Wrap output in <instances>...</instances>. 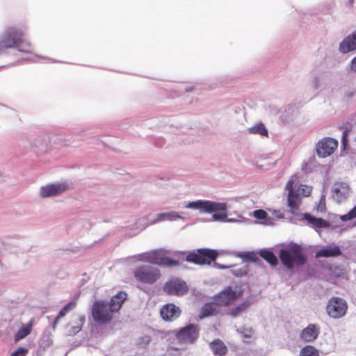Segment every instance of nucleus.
<instances>
[{
	"label": "nucleus",
	"instance_id": "obj_37",
	"mask_svg": "<svg viewBox=\"0 0 356 356\" xmlns=\"http://www.w3.org/2000/svg\"><path fill=\"white\" fill-rule=\"evenodd\" d=\"M350 131V127H345L343 131L342 138H341V143L343 147L345 148L348 144V135L349 131Z\"/></svg>",
	"mask_w": 356,
	"mask_h": 356
},
{
	"label": "nucleus",
	"instance_id": "obj_25",
	"mask_svg": "<svg viewBox=\"0 0 356 356\" xmlns=\"http://www.w3.org/2000/svg\"><path fill=\"white\" fill-rule=\"evenodd\" d=\"M249 305L250 304L248 302H242L238 305L236 307L232 308L228 312L227 314L232 317H237L238 316L241 315L243 312H245L248 309Z\"/></svg>",
	"mask_w": 356,
	"mask_h": 356
},
{
	"label": "nucleus",
	"instance_id": "obj_40",
	"mask_svg": "<svg viewBox=\"0 0 356 356\" xmlns=\"http://www.w3.org/2000/svg\"><path fill=\"white\" fill-rule=\"evenodd\" d=\"M240 332L243 334V336L245 339H250L252 337L251 329H243V330H241Z\"/></svg>",
	"mask_w": 356,
	"mask_h": 356
},
{
	"label": "nucleus",
	"instance_id": "obj_23",
	"mask_svg": "<svg viewBox=\"0 0 356 356\" xmlns=\"http://www.w3.org/2000/svg\"><path fill=\"white\" fill-rule=\"evenodd\" d=\"M76 305V302L75 301L69 302L67 305H65L61 310L58 312L57 316L55 318L53 324L52 328L53 330L56 329V325L58 323L59 321L64 317L70 311L72 310L75 308Z\"/></svg>",
	"mask_w": 356,
	"mask_h": 356
},
{
	"label": "nucleus",
	"instance_id": "obj_8",
	"mask_svg": "<svg viewBox=\"0 0 356 356\" xmlns=\"http://www.w3.org/2000/svg\"><path fill=\"white\" fill-rule=\"evenodd\" d=\"M200 335V327L195 324H188L181 328L175 334L176 339L180 343L192 344L198 339Z\"/></svg>",
	"mask_w": 356,
	"mask_h": 356
},
{
	"label": "nucleus",
	"instance_id": "obj_32",
	"mask_svg": "<svg viewBox=\"0 0 356 356\" xmlns=\"http://www.w3.org/2000/svg\"><path fill=\"white\" fill-rule=\"evenodd\" d=\"M236 256L238 257L242 258L245 261H255L257 259V256L254 253L251 252H244V253H237Z\"/></svg>",
	"mask_w": 356,
	"mask_h": 356
},
{
	"label": "nucleus",
	"instance_id": "obj_6",
	"mask_svg": "<svg viewBox=\"0 0 356 356\" xmlns=\"http://www.w3.org/2000/svg\"><path fill=\"white\" fill-rule=\"evenodd\" d=\"M348 308V303L344 299L334 296L327 301L325 310L330 318L338 319L346 315Z\"/></svg>",
	"mask_w": 356,
	"mask_h": 356
},
{
	"label": "nucleus",
	"instance_id": "obj_45",
	"mask_svg": "<svg viewBox=\"0 0 356 356\" xmlns=\"http://www.w3.org/2000/svg\"><path fill=\"white\" fill-rule=\"evenodd\" d=\"M353 120L352 118L348 119V124L349 125H351V124H352V123H353Z\"/></svg>",
	"mask_w": 356,
	"mask_h": 356
},
{
	"label": "nucleus",
	"instance_id": "obj_20",
	"mask_svg": "<svg viewBox=\"0 0 356 356\" xmlns=\"http://www.w3.org/2000/svg\"><path fill=\"white\" fill-rule=\"evenodd\" d=\"M85 320L84 316H74L72 322L69 324L68 334L74 336L79 333L82 330Z\"/></svg>",
	"mask_w": 356,
	"mask_h": 356
},
{
	"label": "nucleus",
	"instance_id": "obj_39",
	"mask_svg": "<svg viewBox=\"0 0 356 356\" xmlns=\"http://www.w3.org/2000/svg\"><path fill=\"white\" fill-rule=\"evenodd\" d=\"M267 216H268V213L264 210L259 209V210H255L254 211V217L257 219H260V220L266 219L267 218Z\"/></svg>",
	"mask_w": 356,
	"mask_h": 356
},
{
	"label": "nucleus",
	"instance_id": "obj_15",
	"mask_svg": "<svg viewBox=\"0 0 356 356\" xmlns=\"http://www.w3.org/2000/svg\"><path fill=\"white\" fill-rule=\"evenodd\" d=\"M350 193V188L347 183L336 182L332 188L334 198L341 202L348 198Z\"/></svg>",
	"mask_w": 356,
	"mask_h": 356
},
{
	"label": "nucleus",
	"instance_id": "obj_46",
	"mask_svg": "<svg viewBox=\"0 0 356 356\" xmlns=\"http://www.w3.org/2000/svg\"><path fill=\"white\" fill-rule=\"evenodd\" d=\"M218 266H219V267H220V268H229V266H222H222L218 265Z\"/></svg>",
	"mask_w": 356,
	"mask_h": 356
},
{
	"label": "nucleus",
	"instance_id": "obj_13",
	"mask_svg": "<svg viewBox=\"0 0 356 356\" xmlns=\"http://www.w3.org/2000/svg\"><path fill=\"white\" fill-rule=\"evenodd\" d=\"M181 311L179 307L173 303H168L163 305L160 309V315L165 321L172 322L177 319L181 315Z\"/></svg>",
	"mask_w": 356,
	"mask_h": 356
},
{
	"label": "nucleus",
	"instance_id": "obj_10",
	"mask_svg": "<svg viewBox=\"0 0 356 356\" xmlns=\"http://www.w3.org/2000/svg\"><path fill=\"white\" fill-rule=\"evenodd\" d=\"M298 178L297 175H293L286 184V189L289 191L287 197L288 206L293 213L298 210L302 200V197L296 193L293 188V185L296 182L298 181Z\"/></svg>",
	"mask_w": 356,
	"mask_h": 356
},
{
	"label": "nucleus",
	"instance_id": "obj_30",
	"mask_svg": "<svg viewBox=\"0 0 356 356\" xmlns=\"http://www.w3.org/2000/svg\"><path fill=\"white\" fill-rule=\"evenodd\" d=\"M32 330V324L29 323L25 326H23L21 327L17 333L16 334V339L19 340L22 339L26 336H28L31 332Z\"/></svg>",
	"mask_w": 356,
	"mask_h": 356
},
{
	"label": "nucleus",
	"instance_id": "obj_26",
	"mask_svg": "<svg viewBox=\"0 0 356 356\" xmlns=\"http://www.w3.org/2000/svg\"><path fill=\"white\" fill-rule=\"evenodd\" d=\"M260 256L272 266L277 264V259L275 254L268 250H263L260 251Z\"/></svg>",
	"mask_w": 356,
	"mask_h": 356
},
{
	"label": "nucleus",
	"instance_id": "obj_27",
	"mask_svg": "<svg viewBox=\"0 0 356 356\" xmlns=\"http://www.w3.org/2000/svg\"><path fill=\"white\" fill-rule=\"evenodd\" d=\"M162 257L163 256H161V252L158 250L152 251L145 254V260L152 264L158 265H160V262L155 261H161Z\"/></svg>",
	"mask_w": 356,
	"mask_h": 356
},
{
	"label": "nucleus",
	"instance_id": "obj_4",
	"mask_svg": "<svg viewBox=\"0 0 356 356\" xmlns=\"http://www.w3.org/2000/svg\"><path fill=\"white\" fill-rule=\"evenodd\" d=\"M218 256V252L215 250L200 248L189 252L186 261L198 265H210Z\"/></svg>",
	"mask_w": 356,
	"mask_h": 356
},
{
	"label": "nucleus",
	"instance_id": "obj_38",
	"mask_svg": "<svg viewBox=\"0 0 356 356\" xmlns=\"http://www.w3.org/2000/svg\"><path fill=\"white\" fill-rule=\"evenodd\" d=\"M29 350L26 348L19 347L15 350L10 356H26Z\"/></svg>",
	"mask_w": 356,
	"mask_h": 356
},
{
	"label": "nucleus",
	"instance_id": "obj_28",
	"mask_svg": "<svg viewBox=\"0 0 356 356\" xmlns=\"http://www.w3.org/2000/svg\"><path fill=\"white\" fill-rule=\"evenodd\" d=\"M248 132L252 134H259L262 136H268V130L262 123L257 124L248 129Z\"/></svg>",
	"mask_w": 356,
	"mask_h": 356
},
{
	"label": "nucleus",
	"instance_id": "obj_17",
	"mask_svg": "<svg viewBox=\"0 0 356 356\" xmlns=\"http://www.w3.org/2000/svg\"><path fill=\"white\" fill-rule=\"evenodd\" d=\"M220 313V307L216 301L205 303L201 308L199 318L202 319L211 316H216Z\"/></svg>",
	"mask_w": 356,
	"mask_h": 356
},
{
	"label": "nucleus",
	"instance_id": "obj_31",
	"mask_svg": "<svg viewBox=\"0 0 356 356\" xmlns=\"http://www.w3.org/2000/svg\"><path fill=\"white\" fill-rule=\"evenodd\" d=\"M296 193L300 195L302 198L304 197H308L310 195L312 192V187L307 185H300L297 191H295Z\"/></svg>",
	"mask_w": 356,
	"mask_h": 356
},
{
	"label": "nucleus",
	"instance_id": "obj_43",
	"mask_svg": "<svg viewBox=\"0 0 356 356\" xmlns=\"http://www.w3.org/2000/svg\"><path fill=\"white\" fill-rule=\"evenodd\" d=\"M161 216H177V215H176L175 213L172 212V213H162L161 214Z\"/></svg>",
	"mask_w": 356,
	"mask_h": 356
},
{
	"label": "nucleus",
	"instance_id": "obj_24",
	"mask_svg": "<svg viewBox=\"0 0 356 356\" xmlns=\"http://www.w3.org/2000/svg\"><path fill=\"white\" fill-rule=\"evenodd\" d=\"M304 216L305 219L307 220L310 224H312L314 227L323 228L327 227L329 226L328 222L322 218H314L309 213H305Z\"/></svg>",
	"mask_w": 356,
	"mask_h": 356
},
{
	"label": "nucleus",
	"instance_id": "obj_36",
	"mask_svg": "<svg viewBox=\"0 0 356 356\" xmlns=\"http://www.w3.org/2000/svg\"><path fill=\"white\" fill-rule=\"evenodd\" d=\"M248 270H249L248 267L244 266L243 268H241L234 269L232 270V273L234 275H236L237 277H242V276L246 275L248 273Z\"/></svg>",
	"mask_w": 356,
	"mask_h": 356
},
{
	"label": "nucleus",
	"instance_id": "obj_2",
	"mask_svg": "<svg viewBox=\"0 0 356 356\" xmlns=\"http://www.w3.org/2000/svg\"><path fill=\"white\" fill-rule=\"evenodd\" d=\"M188 209L200 210L202 212L213 213L215 220H223L227 217V207L225 203H216L207 200H197L189 202L186 206Z\"/></svg>",
	"mask_w": 356,
	"mask_h": 356
},
{
	"label": "nucleus",
	"instance_id": "obj_11",
	"mask_svg": "<svg viewBox=\"0 0 356 356\" xmlns=\"http://www.w3.org/2000/svg\"><path fill=\"white\" fill-rule=\"evenodd\" d=\"M337 147V140L330 137L323 138L316 145V154L321 158H326L332 154Z\"/></svg>",
	"mask_w": 356,
	"mask_h": 356
},
{
	"label": "nucleus",
	"instance_id": "obj_35",
	"mask_svg": "<svg viewBox=\"0 0 356 356\" xmlns=\"http://www.w3.org/2000/svg\"><path fill=\"white\" fill-rule=\"evenodd\" d=\"M316 210L321 213H323L326 210V204H325V196L323 195L320 198L318 204L316 207Z\"/></svg>",
	"mask_w": 356,
	"mask_h": 356
},
{
	"label": "nucleus",
	"instance_id": "obj_21",
	"mask_svg": "<svg viewBox=\"0 0 356 356\" xmlns=\"http://www.w3.org/2000/svg\"><path fill=\"white\" fill-rule=\"evenodd\" d=\"M340 248L337 245L326 246L316 252V257H331L341 255Z\"/></svg>",
	"mask_w": 356,
	"mask_h": 356
},
{
	"label": "nucleus",
	"instance_id": "obj_16",
	"mask_svg": "<svg viewBox=\"0 0 356 356\" xmlns=\"http://www.w3.org/2000/svg\"><path fill=\"white\" fill-rule=\"evenodd\" d=\"M320 334V327L316 324H309L300 333V339L306 342H312L317 339Z\"/></svg>",
	"mask_w": 356,
	"mask_h": 356
},
{
	"label": "nucleus",
	"instance_id": "obj_34",
	"mask_svg": "<svg viewBox=\"0 0 356 356\" xmlns=\"http://www.w3.org/2000/svg\"><path fill=\"white\" fill-rule=\"evenodd\" d=\"M356 218V206L351 209L348 213L340 216L342 221H348Z\"/></svg>",
	"mask_w": 356,
	"mask_h": 356
},
{
	"label": "nucleus",
	"instance_id": "obj_12",
	"mask_svg": "<svg viewBox=\"0 0 356 356\" xmlns=\"http://www.w3.org/2000/svg\"><path fill=\"white\" fill-rule=\"evenodd\" d=\"M163 290L168 295L183 296L188 291V286L186 282L178 280H171L165 283Z\"/></svg>",
	"mask_w": 356,
	"mask_h": 356
},
{
	"label": "nucleus",
	"instance_id": "obj_19",
	"mask_svg": "<svg viewBox=\"0 0 356 356\" xmlns=\"http://www.w3.org/2000/svg\"><path fill=\"white\" fill-rule=\"evenodd\" d=\"M127 298V294L124 291H120L116 295L113 296L108 304L111 308V311H113V313L119 312Z\"/></svg>",
	"mask_w": 356,
	"mask_h": 356
},
{
	"label": "nucleus",
	"instance_id": "obj_29",
	"mask_svg": "<svg viewBox=\"0 0 356 356\" xmlns=\"http://www.w3.org/2000/svg\"><path fill=\"white\" fill-rule=\"evenodd\" d=\"M300 356H319V351L314 346L307 345L300 350Z\"/></svg>",
	"mask_w": 356,
	"mask_h": 356
},
{
	"label": "nucleus",
	"instance_id": "obj_9",
	"mask_svg": "<svg viewBox=\"0 0 356 356\" xmlns=\"http://www.w3.org/2000/svg\"><path fill=\"white\" fill-rule=\"evenodd\" d=\"M243 293L242 290L234 291L231 286H227L213 296V300L219 307H227L238 299Z\"/></svg>",
	"mask_w": 356,
	"mask_h": 356
},
{
	"label": "nucleus",
	"instance_id": "obj_44",
	"mask_svg": "<svg viewBox=\"0 0 356 356\" xmlns=\"http://www.w3.org/2000/svg\"><path fill=\"white\" fill-rule=\"evenodd\" d=\"M349 6L352 7L354 4V0H348Z\"/></svg>",
	"mask_w": 356,
	"mask_h": 356
},
{
	"label": "nucleus",
	"instance_id": "obj_14",
	"mask_svg": "<svg viewBox=\"0 0 356 356\" xmlns=\"http://www.w3.org/2000/svg\"><path fill=\"white\" fill-rule=\"evenodd\" d=\"M67 189L65 184H54L42 187L40 191V196L43 198L58 195Z\"/></svg>",
	"mask_w": 356,
	"mask_h": 356
},
{
	"label": "nucleus",
	"instance_id": "obj_7",
	"mask_svg": "<svg viewBox=\"0 0 356 356\" xmlns=\"http://www.w3.org/2000/svg\"><path fill=\"white\" fill-rule=\"evenodd\" d=\"M135 279L145 284H153L160 277V272L149 266H142L136 268L134 271Z\"/></svg>",
	"mask_w": 356,
	"mask_h": 356
},
{
	"label": "nucleus",
	"instance_id": "obj_41",
	"mask_svg": "<svg viewBox=\"0 0 356 356\" xmlns=\"http://www.w3.org/2000/svg\"><path fill=\"white\" fill-rule=\"evenodd\" d=\"M141 341L139 342V344L141 345L143 343L145 346H147L149 343L151 341V337L148 335H145L140 339Z\"/></svg>",
	"mask_w": 356,
	"mask_h": 356
},
{
	"label": "nucleus",
	"instance_id": "obj_3",
	"mask_svg": "<svg viewBox=\"0 0 356 356\" xmlns=\"http://www.w3.org/2000/svg\"><path fill=\"white\" fill-rule=\"evenodd\" d=\"M279 257L282 263L289 269L295 265L302 266L306 262L304 249L298 244H293L287 249H282Z\"/></svg>",
	"mask_w": 356,
	"mask_h": 356
},
{
	"label": "nucleus",
	"instance_id": "obj_47",
	"mask_svg": "<svg viewBox=\"0 0 356 356\" xmlns=\"http://www.w3.org/2000/svg\"><path fill=\"white\" fill-rule=\"evenodd\" d=\"M353 116H354V117H355V118H356V113H354V115H353Z\"/></svg>",
	"mask_w": 356,
	"mask_h": 356
},
{
	"label": "nucleus",
	"instance_id": "obj_5",
	"mask_svg": "<svg viewBox=\"0 0 356 356\" xmlns=\"http://www.w3.org/2000/svg\"><path fill=\"white\" fill-rule=\"evenodd\" d=\"M113 312L106 302L99 300L93 302L91 315L94 321L99 325H105L113 319Z\"/></svg>",
	"mask_w": 356,
	"mask_h": 356
},
{
	"label": "nucleus",
	"instance_id": "obj_18",
	"mask_svg": "<svg viewBox=\"0 0 356 356\" xmlns=\"http://www.w3.org/2000/svg\"><path fill=\"white\" fill-rule=\"evenodd\" d=\"M339 50L343 54L356 50V30L342 40Z\"/></svg>",
	"mask_w": 356,
	"mask_h": 356
},
{
	"label": "nucleus",
	"instance_id": "obj_1",
	"mask_svg": "<svg viewBox=\"0 0 356 356\" xmlns=\"http://www.w3.org/2000/svg\"><path fill=\"white\" fill-rule=\"evenodd\" d=\"M24 36L21 29L16 27L8 28L0 39V52L6 49L17 47L21 51L31 53V44L24 41Z\"/></svg>",
	"mask_w": 356,
	"mask_h": 356
},
{
	"label": "nucleus",
	"instance_id": "obj_42",
	"mask_svg": "<svg viewBox=\"0 0 356 356\" xmlns=\"http://www.w3.org/2000/svg\"><path fill=\"white\" fill-rule=\"evenodd\" d=\"M350 70L356 72V56L350 61Z\"/></svg>",
	"mask_w": 356,
	"mask_h": 356
},
{
	"label": "nucleus",
	"instance_id": "obj_22",
	"mask_svg": "<svg viewBox=\"0 0 356 356\" xmlns=\"http://www.w3.org/2000/svg\"><path fill=\"white\" fill-rule=\"evenodd\" d=\"M209 346L216 356H225L228 351L225 343L218 339L211 342Z\"/></svg>",
	"mask_w": 356,
	"mask_h": 356
},
{
	"label": "nucleus",
	"instance_id": "obj_33",
	"mask_svg": "<svg viewBox=\"0 0 356 356\" xmlns=\"http://www.w3.org/2000/svg\"><path fill=\"white\" fill-rule=\"evenodd\" d=\"M159 262H160V265H163V266H178L179 265L178 261L172 259L167 257H162L161 261H159Z\"/></svg>",
	"mask_w": 356,
	"mask_h": 356
}]
</instances>
